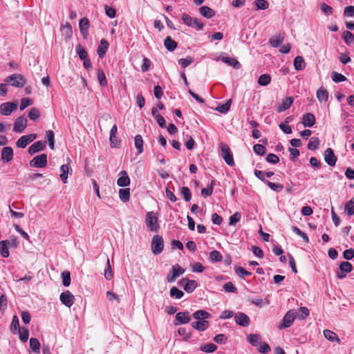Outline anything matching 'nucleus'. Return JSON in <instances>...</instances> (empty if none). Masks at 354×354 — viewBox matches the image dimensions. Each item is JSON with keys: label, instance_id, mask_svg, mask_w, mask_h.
Masks as SVG:
<instances>
[{"label": "nucleus", "instance_id": "obj_1", "mask_svg": "<svg viewBox=\"0 0 354 354\" xmlns=\"http://www.w3.org/2000/svg\"><path fill=\"white\" fill-rule=\"evenodd\" d=\"M5 82L8 84L10 83L12 86L17 88H22L26 84V80L24 76L17 73L8 76L5 79Z\"/></svg>", "mask_w": 354, "mask_h": 354}, {"label": "nucleus", "instance_id": "obj_2", "mask_svg": "<svg viewBox=\"0 0 354 354\" xmlns=\"http://www.w3.org/2000/svg\"><path fill=\"white\" fill-rule=\"evenodd\" d=\"M297 317V312L295 310H288L283 317L281 322L278 326L279 329L290 327Z\"/></svg>", "mask_w": 354, "mask_h": 354}, {"label": "nucleus", "instance_id": "obj_3", "mask_svg": "<svg viewBox=\"0 0 354 354\" xmlns=\"http://www.w3.org/2000/svg\"><path fill=\"white\" fill-rule=\"evenodd\" d=\"M151 251L154 255L160 254L164 249V240L160 235H154L151 244Z\"/></svg>", "mask_w": 354, "mask_h": 354}, {"label": "nucleus", "instance_id": "obj_4", "mask_svg": "<svg viewBox=\"0 0 354 354\" xmlns=\"http://www.w3.org/2000/svg\"><path fill=\"white\" fill-rule=\"evenodd\" d=\"M146 225L151 231H157L159 228L158 217L153 212H149L146 214Z\"/></svg>", "mask_w": 354, "mask_h": 354}, {"label": "nucleus", "instance_id": "obj_5", "mask_svg": "<svg viewBox=\"0 0 354 354\" xmlns=\"http://www.w3.org/2000/svg\"><path fill=\"white\" fill-rule=\"evenodd\" d=\"M182 20L184 24L189 27L195 26L198 30L203 29L204 24L202 22L198 21L196 18H192L189 15L184 13L182 15Z\"/></svg>", "mask_w": 354, "mask_h": 354}, {"label": "nucleus", "instance_id": "obj_6", "mask_svg": "<svg viewBox=\"0 0 354 354\" xmlns=\"http://www.w3.org/2000/svg\"><path fill=\"white\" fill-rule=\"evenodd\" d=\"M185 269L176 264L172 266L171 272L167 276V280L169 283L174 282L176 279L185 272Z\"/></svg>", "mask_w": 354, "mask_h": 354}, {"label": "nucleus", "instance_id": "obj_7", "mask_svg": "<svg viewBox=\"0 0 354 354\" xmlns=\"http://www.w3.org/2000/svg\"><path fill=\"white\" fill-rule=\"evenodd\" d=\"M178 284L188 293L194 292L198 286V283L195 280H191L187 278L181 279L179 281Z\"/></svg>", "mask_w": 354, "mask_h": 354}, {"label": "nucleus", "instance_id": "obj_8", "mask_svg": "<svg viewBox=\"0 0 354 354\" xmlns=\"http://www.w3.org/2000/svg\"><path fill=\"white\" fill-rule=\"evenodd\" d=\"M30 165L35 168H44L47 165V156L42 153L35 156L30 161Z\"/></svg>", "mask_w": 354, "mask_h": 354}, {"label": "nucleus", "instance_id": "obj_9", "mask_svg": "<svg viewBox=\"0 0 354 354\" xmlns=\"http://www.w3.org/2000/svg\"><path fill=\"white\" fill-rule=\"evenodd\" d=\"M35 133H30L21 136L16 142L17 147L24 149L26 146L37 138Z\"/></svg>", "mask_w": 354, "mask_h": 354}, {"label": "nucleus", "instance_id": "obj_10", "mask_svg": "<svg viewBox=\"0 0 354 354\" xmlns=\"http://www.w3.org/2000/svg\"><path fill=\"white\" fill-rule=\"evenodd\" d=\"M27 122L28 120L24 115L18 117L14 123L13 131L22 133L27 127Z\"/></svg>", "mask_w": 354, "mask_h": 354}, {"label": "nucleus", "instance_id": "obj_11", "mask_svg": "<svg viewBox=\"0 0 354 354\" xmlns=\"http://www.w3.org/2000/svg\"><path fill=\"white\" fill-rule=\"evenodd\" d=\"M59 299L64 306L70 308L74 304L75 297L70 291L66 290L61 293Z\"/></svg>", "mask_w": 354, "mask_h": 354}, {"label": "nucleus", "instance_id": "obj_12", "mask_svg": "<svg viewBox=\"0 0 354 354\" xmlns=\"http://www.w3.org/2000/svg\"><path fill=\"white\" fill-rule=\"evenodd\" d=\"M221 156L223 158L225 162L229 166H233L234 165V161L232 154L230 153V148L224 144H222L221 146Z\"/></svg>", "mask_w": 354, "mask_h": 354}, {"label": "nucleus", "instance_id": "obj_13", "mask_svg": "<svg viewBox=\"0 0 354 354\" xmlns=\"http://www.w3.org/2000/svg\"><path fill=\"white\" fill-rule=\"evenodd\" d=\"M234 321L236 324L243 327H247L250 324V319L246 314L239 312L234 315Z\"/></svg>", "mask_w": 354, "mask_h": 354}, {"label": "nucleus", "instance_id": "obj_14", "mask_svg": "<svg viewBox=\"0 0 354 354\" xmlns=\"http://www.w3.org/2000/svg\"><path fill=\"white\" fill-rule=\"evenodd\" d=\"M16 109V104L13 102H4L0 105V113L3 115H9Z\"/></svg>", "mask_w": 354, "mask_h": 354}, {"label": "nucleus", "instance_id": "obj_15", "mask_svg": "<svg viewBox=\"0 0 354 354\" xmlns=\"http://www.w3.org/2000/svg\"><path fill=\"white\" fill-rule=\"evenodd\" d=\"M325 162L331 167L335 165L337 162V157L334 154V152L331 148H328L324 153Z\"/></svg>", "mask_w": 354, "mask_h": 354}, {"label": "nucleus", "instance_id": "obj_16", "mask_svg": "<svg viewBox=\"0 0 354 354\" xmlns=\"http://www.w3.org/2000/svg\"><path fill=\"white\" fill-rule=\"evenodd\" d=\"M190 320L191 316L188 311L180 312L176 315V321L177 322L175 323V325L185 324L189 323Z\"/></svg>", "mask_w": 354, "mask_h": 354}, {"label": "nucleus", "instance_id": "obj_17", "mask_svg": "<svg viewBox=\"0 0 354 354\" xmlns=\"http://www.w3.org/2000/svg\"><path fill=\"white\" fill-rule=\"evenodd\" d=\"M90 26L89 21L86 17L82 18L79 21L80 31L84 39H86L88 35V28Z\"/></svg>", "mask_w": 354, "mask_h": 354}, {"label": "nucleus", "instance_id": "obj_18", "mask_svg": "<svg viewBox=\"0 0 354 354\" xmlns=\"http://www.w3.org/2000/svg\"><path fill=\"white\" fill-rule=\"evenodd\" d=\"M72 174V169L69 165L67 163L66 165H62L60 167V178L64 183H66L68 181V174Z\"/></svg>", "mask_w": 354, "mask_h": 354}, {"label": "nucleus", "instance_id": "obj_19", "mask_svg": "<svg viewBox=\"0 0 354 354\" xmlns=\"http://www.w3.org/2000/svg\"><path fill=\"white\" fill-rule=\"evenodd\" d=\"M13 158V150L10 147H5L1 150V160L3 162L7 163Z\"/></svg>", "mask_w": 354, "mask_h": 354}, {"label": "nucleus", "instance_id": "obj_20", "mask_svg": "<svg viewBox=\"0 0 354 354\" xmlns=\"http://www.w3.org/2000/svg\"><path fill=\"white\" fill-rule=\"evenodd\" d=\"M46 147L45 142L41 141H37L34 142L28 149V153L30 155H34L35 153L42 151Z\"/></svg>", "mask_w": 354, "mask_h": 354}, {"label": "nucleus", "instance_id": "obj_21", "mask_svg": "<svg viewBox=\"0 0 354 354\" xmlns=\"http://www.w3.org/2000/svg\"><path fill=\"white\" fill-rule=\"evenodd\" d=\"M117 184L120 187H127L130 184V178L125 171H122L119 174V178Z\"/></svg>", "mask_w": 354, "mask_h": 354}, {"label": "nucleus", "instance_id": "obj_22", "mask_svg": "<svg viewBox=\"0 0 354 354\" xmlns=\"http://www.w3.org/2000/svg\"><path fill=\"white\" fill-rule=\"evenodd\" d=\"M301 122L304 127H311L315 124V118L313 113H306L302 117Z\"/></svg>", "mask_w": 354, "mask_h": 354}, {"label": "nucleus", "instance_id": "obj_23", "mask_svg": "<svg viewBox=\"0 0 354 354\" xmlns=\"http://www.w3.org/2000/svg\"><path fill=\"white\" fill-rule=\"evenodd\" d=\"M192 326L198 331H205L209 327V322L206 319L198 320L192 322Z\"/></svg>", "mask_w": 354, "mask_h": 354}, {"label": "nucleus", "instance_id": "obj_24", "mask_svg": "<svg viewBox=\"0 0 354 354\" xmlns=\"http://www.w3.org/2000/svg\"><path fill=\"white\" fill-rule=\"evenodd\" d=\"M284 40V35L282 33H279L272 37H271L269 40V44L273 48H277L279 46Z\"/></svg>", "mask_w": 354, "mask_h": 354}, {"label": "nucleus", "instance_id": "obj_25", "mask_svg": "<svg viewBox=\"0 0 354 354\" xmlns=\"http://www.w3.org/2000/svg\"><path fill=\"white\" fill-rule=\"evenodd\" d=\"M61 31L62 32V36L66 41L72 37L73 29L71 25L68 22H66V24L62 26Z\"/></svg>", "mask_w": 354, "mask_h": 354}, {"label": "nucleus", "instance_id": "obj_26", "mask_svg": "<svg viewBox=\"0 0 354 354\" xmlns=\"http://www.w3.org/2000/svg\"><path fill=\"white\" fill-rule=\"evenodd\" d=\"M10 241L9 240H4L0 241V254L2 257L7 258L9 257L10 253L8 247L10 246Z\"/></svg>", "mask_w": 354, "mask_h": 354}, {"label": "nucleus", "instance_id": "obj_27", "mask_svg": "<svg viewBox=\"0 0 354 354\" xmlns=\"http://www.w3.org/2000/svg\"><path fill=\"white\" fill-rule=\"evenodd\" d=\"M293 102V97H288L285 98L281 104L277 107V111L279 113L285 111L286 110L288 109Z\"/></svg>", "mask_w": 354, "mask_h": 354}, {"label": "nucleus", "instance_id": "obj_28", "mask_svg": "<svg viewBox=\"0 0 354 354\" xmlns=\"http://www.w3.org/2000/svg\"><path fill=\"white\" fill-rule=\"evenodd\" d=\"M200 14L205 18L209 19L214 16L215 12L211 8L203 6L199 8Z\"/></svg>", "mask_w": 354, "mask_h": 354}, {"label": "nucleus", "instance_id": "obj_29", "mask_svg": "<svg viewBox=\"0 0 354 354\" xmlns=\"http://www.w3.org/2000/svg\"><path fill=\"white\" fill-rule=\"evenodd\" d=\"M109 43L105 39H102L100 45L98 46L97 53L100 58H103L105 55L106 51L108 49Z\"/></svg>", "mask_w": 354, "mask_h": 354}, {"label": "nucleus", "instance_id": "obj_30", "mask_svg": "<svg viewBox=\"0 0 354 354\" xmlns=\"http://www.w3.org/2000/svg\"><path fill=\"white\" fill-rule=\"evenodd\" d=\"M192 317L195 319L201 320V319H209L211 317V315L208 312H207L204 310H196V312H194L192 314Z\"/></svg>", "mask_w": 354, "mask_h": 354}, {"label": "nucleus", "instance_id": "obj_31", "mask_svg": "<svg viewBox=\"0 0 354 354\" xmlns=\"http://www.w3.org/2000/svg\"><path fill=\"white\" fill-rule=\"evenodd\" d=\"M221 60L224 63L228 64L229 66H233L236 69H239L241 68V64L235 58L223 57L221 58Z\"/></svg>", "mask_w": 354, "mask_h": 354}, {"label": "nucleus", "instance_id": "obj_32", "mask_svg": "<svg viewBox=\"0 0 354 354\" xmlns=\"http://www.w3.org/2000/svg\"><path fill=\"white\" fill-rule=\"evenodd\" d=\"M323 333H324V335L325 338L327 340H328L330 342L335 341L338 343L340 342V339L338 337V336L337 335V334L335 333L334 332H333L332 330L325 329Z\"/></svg>", "mask_w": 354, "mask_h": 354}, {"label": "nucleus", "instance_id": "obj_33", "mask_svg": "<svg viewBox=\"0 0 354 354\" xmlns=\"http://www.w3.org/2000/svg\"><path fill=\"white\" fill-rule=\"evenodd\" d=\"M164 45L167 50L172 52L176 48L177 42L168 36L165 39Z\"/></svg>", "mask_w": 354, "mask_h": 354}, {"label": "nucleus", "instance_id": "obj_34", "mask_svg": "<svg viewBox=\"0 0 354 354\" xmlns=\"http://www.w3.org/2000/svg\"><path fill=\"white\" fill-rule=\"evenodd\" d=\"M317 97L320 102H326L328 99V91L321 87L317 91Z\"/></svg>", "mask_w": 354, "mask_h": 354}, {"label": "nucleus", "instance_id": "obj_35", "mask_svg": "<svg viewBox=\"0 0 354 354\" xmlns=\"http://www.w3.org/2000/svg\"><path fill=\"white\" fill-rule=\"evenodd\" d=\"M342 37L348 46L354 43V35L348 30L344 31L342 34Z\"/></svg>", "mask_w": 354, "mask_h": 354}, {"label": "nucleus", "instance_id": "obj_36", "mask_svg": "<svg viewBox=\"0 0 354 354\" xmlns=\"http://www.w3.org/2000/svg\"><path fill=\"white\" fill-rule=\"evenodd\" d=\"M209 259L212 263L221 262L223 260V256L218 250H214L209 252Z\"/></svg>", "mask_w": 354, "mask_h": 354}, {"label": "nucleus", "instance_id": "obj_37", "mask_svg": "<svg viewBox=\"0 0 354 354\" xmlns=\"http://www.w3.org/2000/svg\"><path fill=\"white\" fill-rule=\"evenodd\" d=\"M294 66L297 71H301L304 69L306 63L304 58L301 56H297L294 59Z\"/></svg>", "mask_w": 354, "mask_h": 354}, {"label": "nucleus", "instance_id": "obj_38", "mask_svg": "<svg viewBox=\"0 0 354 354\" xmlns=\"http://www.w3.org/2000/svg\"><path fill=\"white\" fill-rule=\"evenodd\" d=\"M29 342L31 350L35 353H39L41 347L39 340L37 338L31 337Z\"/></svg>", "mask_w": 354, "mask_h": 354}, {"label": "nucleus", "instance_id": "obj_39", "mask_svg": "<svg viewBox=\"0 0 354 354\" xmlns=\"http://www.w3.org/2000/svg\"><path fill=\"white\" fill-rule=\"evenodd\" d=\"M120 199L123 202H127L130 199L129 188H123L119 190Z\"/></svg>", "mask_w": 354, "mask_h": 354}, {"label": "nucleus", "instance_id": "obj_40", "mask_svg": "<svg viewBox=\"0 0 354 354\" xmlns=\"http://www.w3.org/2000/svg\"><path fill=\"white\" fill-rule=\"evenodd\" d=\"M135 147L140 154L143 151V140L140 135H136L134 138Z\"/></svg>", "mask_w": 354, "mask_h": 354}, {"label": "nucleus", "instance_id": "obj_41", "mask_svg": "<svg viewBox=\"0 0 354 354\" xmlns=\"http://www.w3.org/2000/svg\"><path fill=\"white\" fill-rule=\"evenodd\" d=\"M217 346L212 343H208L201 346L200 350L203 352L212 353L216 351Z\"/></svg>", "mask_w": 354, "mask_h": 354}, {"label": "nucleus", "instance_id": "obj_42", "mask_svg": "<svg viewBox=\"0 0 354 354\" xmlns=\"http://www.w3.org/2000/svg\"><path fill=\"white\" fill-rule=\"evenodd\" d=\"M117 131H118L117 126H116V124H114L112 127V128L111 129L110 137H109L110 144H111V146L112 147H118L117 143L115 142V136H116V133H117Z\"/></svg>", "mask_w": 354, "mask_h": 354}, {"label": "nucleus", "instance_id": "obj_43", "mask_svg": "<svg viewBox=\"0 0 354 354\" xmlns=\"http://www.w3.org/2000/svg\"><path fill=\"white\" fill-rule=\"evenodd\" d=\"M271 77L268 74H263L259 76L258 79V84L260 86H267L270 83Z\"/></svg>", "mask_w": 354, "mask_h": 354}, {"label": "nucleus", "instance_id": "obj_44", "mask_svg": "<svg viewBox=\"0 0 354 354\" xmlns=\"http://www.w3.org/2000/svg\"><path fill=\"white\" fill-rule=\"evenodd\" d=\"M75 49H76L77 54L78 55L80 59L82 61L88 58L87 52L80 44H78L77 46H76Z\"/></svg>", "mask_w": 354, "mask_h": 354}, {"label": "nucleus", "instance_id": "obj_45", "mask_svg": "<svg viewBox=\"0 0 354 354\" xmlns=\"http://www.w3.org/2000/svg\"><path fill=\"white\" fill-rule=\"evenodd\" d=\"M345 211L349 216L354 214V198H351L346 203Z\"/></svg>", "mask_w": 354, "mask_h": 354}, {"label": "nucleus", "instance_id": "obj_46", "mask_svg": "<svg viewBox=\"0 0 354 354\" xmlns=\"http://www.w3.org/2000/svg\"><path fill=\"white\" fill-rule=\"evenodd\" d=\"M319 145V140L317 137H312L308 144V149L314 151L318 148Z\"/></svg>", "mask_w": 354, "mask_h": 354}, {"label": "nucleus", "instance_id": "obj_47", "mask_svg": "<svg viewBox=\"0 0 354 354\" xmlns=\"http://www.w3.org/2000/svg\"><path fill=\"white\" fill-rule=\"evenodd\" d=\"M231 103H232V100H229L227 101L226 103L218 106L215 109H216V111H217L219 113H226L230 110Z\"/></svg>", "mask_w": 354, "mask_h": 354}, {"label": "nucleus", "instance_id": "obj_48", "mask_svg": "<svg viewBox=\"0 0 354 354\" xmlns=\"http://www.w3.org/2000/svg\"><path fill=\"white\" fill-rule=\"evenodd\" d=\"M97 79H98L100 86H102L103 87H105L107 86L108 82H107L106 76L104 75V73L103 72V71L102 69L97 70Z\"/></svg>", "mask_w": 354, "mask_h": 354}, {"label": "nucleus", "instance_id": "obj_49", "mask_svg": "<svg viewBox=\"0 0 354 354\" xmlns=\"http://www.w3.org/2000/svg\"><path fill=\"white\" fill-rule=\"evenodd\" d=\"M339 268L340 271L345 273H349L353 270L352 264L348 261H343L339 264Z\"/></svg>", "mask_w": 354, "mask_h": 354}, {"label": "nucleus", "instance_id": "obj_50", "mask_svg": "<svg viewBox=\"0 0 354 354\" xmlns=\"http://www.w3.org/2000/svg\"><path fill=\"white\" fill-rule=\"evenodd\" d=\"M309 315V310L306 307H300L297 312V316L299 319L302 320L306 319Z\"/></svg>", "mask_w": 354, "mask_h": 354}, {"label": "nucleus", "instance_id": "obj_51", "mask_svg": "<svg viewBox=\"0 0 354 354\" xmlns=\"http://www.w3.org/2000/svg\"><path fill=\"white\" fill-rule=\"evenodd\" d=\"M180 194L186 202H188L191 200L192 193L190 192V189L187 187H181Z\"/></svg>", "mask_w": 354, "mask_h": 354}, {"label": "nucleus", "instance_id": "obj_52", "mask_svg": "<svg viewBox=\"0 0 354 354\" xmlns=\"http://www.w3.org/2000/svg\"><path fill=\"white\" fill-rule=\"evenodd\" d=\"M266 183L267 184V185L274 192H280L283 190V185L282 184H279V183H272L270 181H268L267 180L266 182Z\"/></svg>", "mask_w": 354, "mask_h": 354}, {"label": "nucleus", "instance_id": "obj_53", "mask_svg": "<svg viewBox=\"0 0 354 354\" xmlns=\"http://www.w3.org/2000/svg\"><path fill=\"white\" fill-rule=\"evenodd\" d=\"M184 293L182 290L174 286L170 289V296L176 299H180L183 297Z\"/></svg>", "mask_w": 354, "mask_h": 354}, {"label": "nucleus", "instance_id": "obj_54", "mask_svg": "<svg viewBox=\"0 0 354 354\" xmlns=\"http://www.w3.org/2000/svg\"><path fill=\"white\" fill-rule=\"evenodd\" d=\"M254 4L256 10H266L269 7V3L266 0H256Z\"/></svg>", "mask_w": 354, "mask_h": 354}, {"label": "nucleus", "instance_id": "obj_55", "mask_svg": "<svg viewBox=\"0 0 354 354\" xmlns=\"http://www.w3.org/2000/svg\"><path fill=\"white\" fill-rule=\"evenodd\" d=\"M331 78L333 81L336 83L344 82L346 80V77L344 75L337 72H333L331 73Z\"/></svg>", "mask_w": 354, "mask_h": 354}, {"label": "nucleus", "instance_id": "obj_56", "mask_svg": "<svg viewBox=\"0 0 354 354\" xmlns=\"http://www.w3.org/2000/svg\"><path fill=\"white\" fill-rule=\"evenodd\" d=\"M62 283L65 287H68L71 283V274L68 271H64L62 273Z\"/></svg>", "mask_w": 354, "mask_h": 354}, {"label": "nucleus", "instance_id": "obj_57", "mask_svg": "<svg viewBox=\"0 0 354 354\" xmlns=\"http://www.w3.org/2000/svg\"><path fill=\"white\" fill-rule=\"evenodd\" d=\"M39 116L40 112L37 108H32L28 113L29 118L33 121L37 120Z\"/></svg>", "mask_w": 354, "mask_h": 354}, {"label": "nucleus", "instance_id": "obj_58", "mask_svg": "<svg viewBox=\"0 0 354 354\" xmlns=\"http://www.w3.org/2000/svg\"><path fill=\"white\" fill-rule=\"evenodd\" d=\"M235 272L239 276V277L242 279H244L246 276H250L252 274L251 272L247 271L242 267L236 268Z\"/></svg>", "mask_w": 354, "mask_h": 354}, {"label": "nucleus", "instance_id": "obj_59", "mask_svg": "<svg viewBox=\"0 0 354 354\" xmlns=\"http://www.w3.org/2000/svg\"><path fill=\"white\" fill-rule=\"evenodd\" d=\"M254 151L259 156H263L266 153V147L260 144H256L253 147Z\"/></svg>", "mask_w": 354, "mask_h": 354}, {"label": "nucleus", "instance_id": "obj_60", "mask_svg": "<svg viewBox=\"0 0 354 354\" xmlns=\"http://www.w3.org/2000/svg\"><path fill=\"white\" fill-rule=\"evenodd\" d=\"M106 264H107V267L104 270V277L107 280H111L113 278V272H112V270H111V266H110V262H109V258L106 259Z\"/></svg>", "mask_w": 354, "mask_h": 354}, {"label": "nucleus", "instance_id": "obj_61", "mask_svg": "<svg viewBox=\"0 0 354 354\" xmlns=\"http://www.w3.org/2000/svg\"><path fill=\"white\" fill-rule=\"evenodd\" d=\"M320 9L327 16L333 14V8L325 3L320 4Z\"/></svg>", "mask_w": 354, "mask_h": 354}, {"label": "nucleus", "instance_id": "obj_62", "mask_svg": "<svg viewBox=\"0 0 354 354\" xmlns=\"http://www.w3.org/2000/svg\"><path fill=\"white\" fill-rule=\"evenodd\" d=\"M223 289L227 292H233V293L236 292L237 290L236 288L230 281L227 282L226 283H225L223 285Z\"/></svg>", "mask_w": 354, "mask_h": 354}, {"label": "nucleus", "instance_id": "obj_63", "mask_svg": "<svg viewBox=\"0 0 354 354\" xmlns=\"http://www.w3.org/2000/svg\"><path fill=\"white\" fill-rule=\"evenodd\" d=\"M32 103V101L28 98V97H24L21 100V102H20V106H19V108H20V110H24L25 109L27 106L31 105Z\"/></svg>", "mask_w": 354, "mask_h": 354}, {"label": "nucleus", "instance_id": "obj_64", "mask_svg": "<svg viewBox=\"0 0 354 354\" xmlns=\"http://www.w3.org/2000/svg\"><path fill=\"white\" fill-rule=\"evenodd\" d=\"M344 15L346 17H353L354 16V6H348L344 8Z\"/></svg>", "mask_w": 354, "mask_h": 354}]
</instances>
